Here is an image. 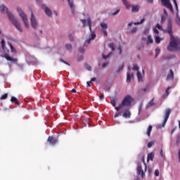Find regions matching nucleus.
<instances>
[{"label":"nucleus","instance_id":"1","mask_svg":"<svg viewBox=\"0 0 180 180\" xmlns=\"http://www.w3.org/2000/svg\"><path fill=\"white\" fill-rule=\"evenodd\" d=\"M165 32L168 33L170 37L169 44L167 47L168 51L180 50V39L175 38L174 34H172V20L171 18L167 20V29L165 30Z\"/></svg>","mask_w":180,"mask_h":180},{"label":"nucleus","instance_id":"2","mask_svg":"<svg viewBox=\"0 0 180 180\" xmlns=\"http://www.w3.org/2000/svg\"><path fill=\"white\" fill-rule=\"evenodd\" d=\"M0 12H1V13H7L9 20H11V23L13 25V26H15V29H18L20 32V33L23 32L22 26H20V23L17 19L15 18L13 14L8 11L6 6H5L4 5H1Z\"/></svg>","mask_w":180,"mask_h":180},{"label":"nucleus","instance_id":"3","mask_svg":"<svg viewBox=\"0 0 180 180\" xmlns=\"http://www.w3.org/2000/svg\"><path fill=\"white\" fill-rule=\"evenodd\" d=\"M132 102H133V98H131V96L130 95L125 96L122 101L121 102V103H120L117 107H115V110L117 112H119V110H120V109L123 108V107L124 106L126 107L131 106Z\"/></svg>","mask_w":180,"mask_h":180},{"label":"nucleus","instance_id":"4","mask_svg":"<svg viewBox=\"0 0 180 180\" xmlns=\"http://www.w3.org/2000/svg\"><path fill=\"white\" fill-rule=\"evenodd\" d=\"M17 11L20 15V17L21 18L25 27L27 29H29V20H27V15L20 8H17Z\"/></svg>","mask_w":180,"mask_h":180},{"label":"nucleus","instance_id":"5","mask_svg":"<svg viewBox=\"0 0 180 180\" xmlns=\"http://www.w3.org/2000/svg\"><path fill=\"white\" fill-rule=\"evenodd\" d=\"M160 2L163 6L174 13V8L172 7V4H171V1L169 0H160Z\"/></svg>","mask_w":180,"mask_h":180},{"label":"nucleus","instance_id":"6","mask_svg":"<svg viewBox=\"0 0 180 180\" xmlns=\"http://www.w3.org/2000/svg\"><path fill=\"white\" fill-rule=\"evenodd\" d=\"M30 23L33 29H36V27L39 26V22H37V19H36V16L34 15V14H33V13H31Z\"/></svg>","mask_w":180,"mask_h":180},{"label":"nucleus","instance_id":"7","mask_svg":"<svg viewBox=\"0 0 180 180\" xmlns=\"http://www.w3.org/2000/svg\"><path fill=\"white\" fill-rule=\"evenodd\" d=\"M172 110L171 108H167L165 112V119L162 122V127H165V124H167V122H168V119H169V115H171Z\"/></svg>","mask_w":180,"mask_h":180},{"label":"nucleus","instance_id":"8","mask_svg":"<svg viewBox=\"0 0 180 180\" xmlns=\"http://www.w3.org/2000/svg\"><path fill=\"white\" fill-rule=\"evenodd\" d=\"M87 23H88L89 30L91 32V40H94L96 37V34L95 32H92V21H91L90 17H89L87 18Z\"/></svg>","mask_w":180,"mask_h":180},{"label":"nucleus","instance_id":"9","mask_svg":"<svg viewBox=\"0 0 180 180\" xmlns=\"http://www.w3.org/2000/svg\"><path fill=\"white\" fill-rule=\"evenodd\" d=\"M42 9H44L46 15H47V16H49V18H51V16H53V12L51 11V10L50 8H49V7H47V6H46L45 4H43L41 6Z\"/></svg>","mask_w":180,"mask_h":180},{"label":"nucleus","instance_id":"10","mask_svg":"<svg viewBox=\"0 0 180 180\" xmlns=\"http://www.w3.org/2000/svg\"><path fill=\"white\" fill-rule=\"evenodd\" d=\"M47 141L51 146H56L58 143V140L53 136H49Z\"/></svg>","mask_w":180,"mask_h":180},{"label":"nucleus","instance_id":"11","mask_svg":"<svg viewBox=\"0 0 180 180\" xmlns=\"http://www.w3.org/2000/svg\"><path fill=\"white\" fill-rule=\"evenodd\" d=\"M136 171H137V174L138 175H141V178H144V171L143 170L142 167H141V164L139 163L138 164L137 168H136Z\"/></svg>","mask_w":180,"mask_h":180},{"label":"nucleus","instance_id":"12","mask_svg":"<svg viewBox=\"0 0 180 180\" xmlns=\"http://www.w3.org/2000/svg\"><path fill=\"white\" fill-rule=\"evenodd\" d=\"M4 58H6L7 61H12V63H16V61H18V59L11 58L8 53L4 54Z\"/></svg>","mask_w":180,"mask_h":180},{"label":"nucleus","instance_id":"13","mask_svg":"<svg viewBox=\"0 0 180 180\" xmlns=\"http://www.w3.org/2000/svg\"><path fill=\"white\" fill-rule=\"evenodd\" d=\"M122 116L125 117V119H129V117L131 116V112L129 110H125L122 114Z\"/></svg>","mask_w":180,"mask_h":180},{"label":"nucleus","instance_id":"14","mask_svg":"<svg viewBox=\"0 0 180 180\" xmlns=\"http://www.w3.org/2000/svg\"><path fill=\"white\" fill-rule=\"evenodd\" d=\"M140 11V6L139 5H132L131 6V12L132 13H137Z\"/></svg>","mask_w":180,"mask_h":180},{"label":"nucleus","instance_id":"15","mask_svg":"<svg viewBox=\"0 0 180 180\" xmlns=\"http://www.w3.org/2000/svg\"><path fill=\"white\" fill-rule=\"evenodd\" d=\"M166 79H174V71L172 69L169 70V72L168 73Z\"/></svg>","mask_w":180,"mask_h":180},{"label":"nucleus","instance_id":"16","mask_svg":"<svg viewBox=\"0 0 180 180\" xmlns=\"http://www.w3.org/2000/svg\"><path fill=\"white\" fill-rule=\"evenodd\" d=\"M122 4L124 5L126 7V9H130L131 8V4H129V2H127V0H122Z\"/></svg>","mask_w":180,"mask_h":180},{"label":"nucleus","instance_id":"17","mask_svg":"<svg viewBox=\"0 0 180 180\" xmlns=\"http://www.w3.org/2000/svg\"><path fill=\"white\" fill-rule=\"evenodd\" d=\"M131 78H134V76H133V73L131 74L127 73V82H131Z\"/></svg>","mask_w":180,"mask_h":180},{"label":"nucleus","instance_id":"18","mask_svg":"<svg viewBox=\"0 0 180 180\" xmlns=\"http://www.w3.org/2000/svg\"><path fill=\"white\" fill-rule=\"evenodd\" d=\"M153 160H154V153H150L148 154L147 161H153Z\"/></svg>","mask_w":180,"mask_h":180},{"label":"nucleus","instance_id":"19","mask_svg":"<svg viewBox=\"0 0 180 180\" xmlns=\"http://www.w3.org/2000/svg\"><path fill=\"white\" fill-rule=\"evenodd\" d=\"M153 131V126L149 125L148 128V130H147V132H146V134H147V136H148V137H150V136L151 135V131Z\"/></svg>","mask_w":180,"mask_h":180},{"label":"nucleus","instance_id":"20","mask_svg":"<svg viewBox=\"0 0 180 180\" xmlns=\"http://www.w3.org/2000/svg\"><path fill=\"white\" fill-rule=\"evenodd\" d=\"M108 47L111 49L112 51H115V50H116V46H115V44H113V42H110L108 44Z\"/></svg>","mask_w":180,"mask_h":180},{"label":"nucleus","instance_id":"21","mask_svg":"<svg viewBox=\"0 0 180 180\" xmlns=\"http://www.w3.org/2000/svg\"><path fill=\"white\" fill-rule=\"evenodd\" d=\"M8 46H10V49L11 50V53H16V49L13 47V45L11 42H8Z\"/></svg>","mask_w":180,"mask_h":180},{"label":"nucleus","instance_id":"22","mask_svg":"<svg viewBox=\"0 0 180 180\" xmlns=\"http://www.w3.org/2000/svg\"><path fill=\"white\" fill-rule=\"evenodd\" d=\"M162 40V38L160 37L159 36H156L155 37V41L157 43V44H159V43H161V41Z\"/></svg>","mask_w":180,"mask_h":180},{"label":"nucleus","instance_id":"23","mask_svg":"<svg viewBox=\"0 0 180 180\" xmlns=\"http://www.w3.org/2000/svg\"><path fill=\"white\" fill-rule=\"evenodd\" d=\"M138 81L140 82V81H143V76L141 75V73L140 72H137L136 73Z\"/></svg>","mask_w":180,"mask_h":180},{"label":"nucleus","instance_id":"24","mask_svg":"<svg viewBox=\"0 0 180 180\" xmlns=\"http://www.w3.org/2000/svg\"><path fill=\"white\" fill-rule=\"evenodd\" d=\"M11 101V102H14V103L19 105V101H18V98H16V97L12 96Z\"/></svg>","mask_w":180,"mask_h":180},{"label":"nucleus","instance_id":"25","mask_svg":"<svg viewBox=\"0 0 180 180\" xmlns=\"http://www.w3.org/2000/svg\"><path fill=\"white\" fill-rule=\"evenodd\" d=\"M153 38L151 37L150 35H148V40L146 41L147 44H151V43H153Z\"/></svg>","mask_w":180,"mask_h":180},{"label":"nucleus","instance_id":"26","mask_svg":"<svg viewBox=\"0 0 180 180\" xmlns=\"http://www.w3.org/2000/svg\"><path fill=\"white\" fill-rule=\"evenodd\" d=\"M101 27L103 29V30H106V29H108V24H106L105 22H101Z\"/></svg>","mask_w":180,"mask_h":180},{"label":"nucleus","instance_id":"27","mask_svg":"<svg viewBox=\"0 0 180 180\" xmlns=\"http://www.w3.org/2000/svg\"><path fill=\"white\" fill-rule=\"evenodd\" d=\"M120 12V8H117L115 12L110 13L111 16H116Z\"/></svg>","mask_w":180,"mask_h":180},{"label":"nucleus","instance_id":"28","mask_svg":"<svg viewBox=\"0 0 180 180\" xmlns=\"http://www.w3.org/2000/svg\"><path fill=\"white\" fill-rule=\"evenodd\" d=\"M68 2L71 8L72 12H74V2L71 1V0H68Z\"/></svg>","mask_w":180,"mask_h":180},{"label":"nucleus","instance_id":"29","mask_svg":"<svg viewBox=\"0 0 180 180\" xmlns=\"http://www.w3.org/2000/svg\"><path fill=\"white\" fill-rule=\"evenodd\" d=\"M65 49L66 50H72V45L71 44H66Z\"/></svg>","mask_w":180,"mask_h":180},{"label":"nucleus","instance_id":"30","mask_svg":"<svg viewBox=\"0 0 180 180\" xmlns=\"http://www.w3.org/2000/svg\"><path fill=\"white\" fill-rule=\"evenodd\" d=\"M154 105V101L151 100L146 105V108H151V106H153Z\"/></svg>","mask_w":180,"mask_h":180},{"label":"nucleus","instance_id":"31","mask_svg":"<svg viewBox=\"0 0 180 180\" xmlns=\"http://www.w3.org/2000/svg\"><path fill=\"white\" fill-rule=\"evenodd\" d=\"M155 144V142L153 141H151L148 143V148H151Z\"/></svg>","mask_w":180,"mask_h":180},{"label":"nucleus","instance_id":"32","mask_svg":"<svg viewBox=\"0 0 180 180\" xmlns=\"http://www.w3.org/2000/svg\"><path fill=\"white\" fill-rule=\"evenodd\" d=\"M160 53H161V49H160V48H157L155 49V57H158Z\"/></svg>","mask_w":180,"mask_h":180},{"label":"nucleus","instance_id":"33","mask_svg":"<svg viewBox=\"0 0 180 180\" xmlns=\"http://www.w3.org/2000/svg\"><path fill=\"white\" fill-rule=\"evenodd\" d=\"M1 49L3 50H5V39H1Z\"/></svg>","mask_w":180,"mask_h":180},{"label":"nucleus","instance_id":"34","mask_svg":"<svg viewBox=\"0 0 180 180\" xmlns=\"http://www.w3.org/2000/svg\"><path fill=\"white\" fill-rule=\"evenodd\" d=\"M145 21H146V19L142 18L140 22H134V25H141V23L144 22Z\"/></svg>","mask_w":180,"mask_h":180},{"label":"nucleus","instance_id":"35","mask_svg":"<svg viewBox=\"0 0 180 180\" xmlns=\"http://www.w3.org/2000/svg\"><path fill=\"white\" fill-rule=\"evenodd\" d=\"M98 96H99L100 101H103V99H105V95H103V94L102 93H100Z\"/></svg>","mask_w":180,"mask_h":180},{"label":"nucleus","instance_id":"36","mask_svg":"<svg viewBox=\"0 0 180 180\" xmlns=\"http://www.w3.org/2000/svg\"><path fill=\"white\" fill-rule=\"evenodd\" d=\"M123 68H124V65L122 64V65H120L117 72H120V71H123Z\"/></svg>","mask_w":180,"mask_h":180},{"label":"nucleus","instance_id":"37","mask_svg":"<svg viewBox=\"0 0 180 180\" xmlns=\"http://www.w3.org/2000/svg\"><path fill=\"white\" fill-rule=\"evenodd\" d=\"M147 89H148V86H146V87L141 89L139 90V92H147Z\"/></svg>","mask_w":180,"mask_h":180},{"label":"nucleus","instance_id":"38","mask_svg":"<svg viewBox=\"0 0 180 180\" xmlns=\"http://www.w3.org/2000/svg\"><path fill=\"white\" fill-rule=\"evenodd\" d=\"M112 52H110L108 56H105V55H103V58L104 60H106L107 58H109L110 57V56H112Z\"/></svg>","mask_w":180,"mask_h":180},{"label":"nucleus","instance_id":"39","mask_svg":"<svg viewBox=\"0 0 180 180\" xmlns=\"http://www.w3.org/2000/svg\"><path fill=\"white\" fill-rule=\"evenodd\" d=\"M85 68H86V70H87L88 71H92V68H91V65H85Z\"/></svg>","mask_w":180,"mask_h":180},{"label":"nucleus","instance_id":"40","mask_svg":"<svg viewBox=\"0 0 180 180\" xmlns=\"http://www.w3.org/2000/svg\"><path fill=\"white\" fill-rule=\"evenodd\" d=\"M111 105H112V106L115 107V109H116V100L112 99V100L111 101Z\"/></svg>","mask_w":180,"mask_h":180},{"label":"nucleus","instance_id":"41","mask_svg":"<svg viewBox=\"0 0 180 180\" xmlns=\"http://www.w3.org/2000/svg\"><path fill=\"white\" fill-rule=\"evenodd\" d=\"M69 39L70 41H74V34H69Z\"/></svg>","mask_w":180,"mask_h":180},{"label":"nucleus","instance_id":"42","mask_svg":"<svg viewBox=\"0 0 180 180\" xmlns=\"http://www.w3.org/2000/svg\"><path fill=\"white\" fill-rule=\"evenodd\" d=\"M6 98H8V94H4L3 96H1V100H4V99H6Z\"/></svg>","mask_w":180,"mask_h":180},{"label":"nucleus","instance_id":"43","mask_svg":"<svg viewBox=\"0 0 180 180\" xmlns=\"http://www.w3.org/2000/svg\"><path fill=\"white\" fill-rule=\"evenodd\" d=\"M169 89H170V87H168V88L166 89L165 94L163 96L164 98H166V96H167V95H169V93H168V91H169Z\"/></svg>","mask_w":180,"mask_h":180},{"label":"nucleus","instance_id":"44","mask_svg":"<svg viewBox=\"0 0 180 180\" xmlns=\"http://www.w3.org/2000/svg\"><path fill=\"white\" fill-rule=\"evenodd\" d=\"M133 71H138L139 72V66H137L136 65H134V67L132 68Z\"/></svg>","mask_w":180,"mask_h":180},{"label":"nucleus","instance_id":"45","mask_svg":"<svg viewBox=\"0 0 180 180\" xmlns=\"http://www.w3.org/2000/svg\"><path fill=\"white\" fill-rule=\"evenodd\" d=\"M155 176H160V171L158 170V169H156L155 170Z\"/></svg>","mask_w":180,"mask_h":180},{"label":"nucleus","instance_id":"46","mask_svg":"<svg viewBox=\"0 0 180 180\" xmlns=\"http://www.w3.org/2000/svg\"><path fill=\"white\" fill-rule=\"evenodd\" d=\"M136 32H137V27H136L131 30V33H132V34L136 33Z\"/></svg>","mask_w":180,"mask_h":180},{"label":"nucleus","instance_id":"47","mask_svg":"<svg viewBox=\"0 0 180 180\" xmlns=\"http://www.w3.org/2000/svg\"><path fill=\"white\" fill-rule=\"evenodd\" d=\"M81 22H82L84 27H85V26H86V20H81Z\"/></svg>","mask_w":180,"mask_h":180},{"label":"nucleus","instance_id":"48","mask_svg":"<svg viewBox=\"0 0 180 180\" xmlns=\"http://www.w3.org/2000/svg\"><path fill=\"white\" fill-rule=\"evenodd\" d=\"M180 143V134H179L177 136V138H176V145L178 146V144H179Z\"/></svg>","mask_w":180,"mask_h":180},{"label":"nucleus","instance_id":"49","mask_svg":"<svg viewBox=\"0 0 180 180\" xmlns=\"http://www.w3.org/2000/svg\"><path fill=\"white\" fill-rule=\"evenodd\" d=\"M164 22H165V16L162 15L160 23H164Z\"/></svg>","mask_w":180,"mask_h":180},{"label":"nucleus","instance_id":"50","mask_svg":"<svg viewBox=\"0 0 180 180\" xmlns=\"http://www.w3.org/2000/svg\"><path fill=\"white\" fill-rule=\"evenodd\" d=\"M156 27H157V29H158L159 30H162V26H161L160 24H157V25H156Z\"/></svg>","mask_w":180,"mask_h":180},{"label":"nucleus","instance_id":"51","mask_svg":"<svg viewBox=\"0 0 180 180\" xmlns=\"http://www.w3.org/2000/svg\"><path fill=\"white\" fill-rule=\"evenodd\" d=\"M79 51V53H82V54H84V53H85V49H84V48H80Z\"/></svg>","mask_w":180,"mask_h":180},{"label":"nucleus","instance_id":"52","mask_svg":"<svg viewBox=\"0 0 180 180\" xmlns=\"http://www.w3.org/2000/svg\"><path fill=\"white\" fill-rule=\"evenodd\" d=\"M108 65H109V63H103L102 67H103V68H105L108 67Z\"/></svg>","mask_w":180,"mask_h":180},{"label":"nucleus","instance_id":"53","mask_svg":"<svg viewBox=\"0 0 180 180\" xmlns=\"http://www.w3.org/2000/svg\"><path fill=\"white\" fill-rule=\"evenodd\" d=\"M148 32H150V29L146 28L144 30L143 33H144V34H147V33H148Z\"/></svg>","mask_w":180,"mask_h":180},{"label":"nucleus","instance_id":"54","mask_svg":"<svg viewBox=\"0 0 180 180\" xmlns=\"http://www.w3.org/2000/svg\"><path fill=\"white\" fill-rule=\"evenodd\" d=\"M120 115H122V113L120 112H117L115 115H114V117H119V116H120Z\"/></svg>","mask_w":180,"mask_h":180},{"label":"nucleus","instance_id":"55","mask_svg":"<svg viewBox=\"0 0 180 180\" xmlns=\"http://www.w3.org/2000/svg\"><path fill=\"white\" fill-rule=\"evenodd\" d=\"M141 109H143V104H141L139 106V113H140L141 112Z\"/></svg>","mask_w":180,"mask_h":180},{"label":"nucleus","instance_id":"56","mask_svg":"<svg viewBox=\"0 0 180 180\" xmlns=\"http://www.w3.org/2000/svg\"><path fill=\"white\" fill-rule=\"evenodd\" d=\"M153 32L155 33H156V34H158L160 33V31H158V30H157V28H153Z\"/></svg>","mask_w":180,"mask_h":180},{"label":"nucleus","instance_id":"57","mask_svg":"<svg viewBox=\"0 0 180 180\" xmlns=\"http://www.w3.org/2000/svg\"><path fill=\"white\" fill-rule=\"evenodd\" d=\"M86 84H87V88H89L91 86V84H92V81L87 82Z\"/></svg>","mask_w":180,"mask_h":180},{"label":"nucleus","instance_id":"58","mask_svg":"<svg viewBox=\"0 0 180 180\" xmlns=\"http://www.w3.org/2000/svg\"><path fill=\"white\" fill-rule=\"evenodd\" d=\"M60 61H61V63H63V64H66V65H69L70 66V63L65 62L64 60L60 59Z\"/></svg>","mask_w":180,"mask_h":180},{"label":"nucleus","instance_id":"59","mask_svg":"<svg viewBox=\"0 0 180 180\" xmlns=\"http://www.w3.org/2000/svg\"><path fill=\"white\" fill-rule=\"evenodd\" d=\"M160 157L162 158L164 157V151L162 150V149L160 150Z\"/></svg>","mask_w":180,"mask_h":180},{"label":"nucleus","instance_id":"60","mask_svg":"<svg viewBox=\"0 0 180 180\" xmlns=\"http://www.w3.org/2000/svg\"><path fill=\"white\" fill-rule=\"evenodd\" d=\"M103 32L104 36H108V31H106V30H103Z\"/></svg>","mask_w":180,"mask_h":180},{"label":"nucleus","instance_id":"61","mask_svg":"<svg viewBox=\"0 0 180 180\" xmlns=\"http://www.w3.org/2000/svg\"><path fill=\"white\" fill-rule=\"evenodd\" d=\"M174 1V4L176 6V8L178 9V4L176 3V0H173Z\"/></svg>","mask_w":180,"mask_h":180},{"label":"nucleus","instance_id":"62","mask_svg":"<svg viewBox=\"0 0 180 180\" xmlns=\"http://www.w3.org/2000/svg\"><path fill=\"white\" fill-rule=\"evenodd\" d=\"M91 40H92L91 38L86 39V43H87L88 44H89V43H91Z\"/></svg>","mask_w":180,"mask_h":180},{"label":"nucleus","instance_id":"63","mask_svg":"<svg viewBox=\"0 0 180 180\" xmlns=\"http://www.w3.org/2000/svg\"><path fill=\"white\" fill-rule=\"evenodd\" d=\"M71 92H72V94H77V90L75 89H72Z\"/></svg>","mask_w":180,"mask_h":180},{"label":"nucleus","instance_id":"64","mask_svg":"<svg viewBox=\"0 0 180 180\" xmlns=\"http://www.w3.org/2000/svg\"><path fill=\"white\" fill-rule=\"evenodd\" d=\"M179 162H180V149H179Z\"/></svg>","mask_w":180,"mask_h":180}]
</instances>
